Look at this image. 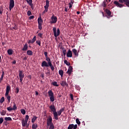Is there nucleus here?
Listing matches in <instances>:
<instances>
[{
  "instance_id": "1",
  "label": "nucleus",
  "mask_w": 129,
  "mask_h": 129,
  "mask_svg": "<svg viewBox=\"0 0 129 129\" xmlns=\"http://www.w3.org/2000/svg\"><path fill=\"white\" fill-rule=\"evenodd\" d=\"M53 119H52V117L49 116V117L47 119V126H49V129H55V126H54V124L52 122Z\"/></svg>"
},
{
  "instance_id": "2",
  "label": "nucleus",
  "mask_w": 129,
  "mask_h": 129,
  "mask_svg": "<svg viewBox=\"0 0 129 129\" xmlns=\"http://www.w3.org/2000/svg\"><path fill=\"white\" fill-rule=\"evenodd\" d=\"M41 66L42 67H50L52 71H54V70H55V68H54V66L52 64V62L48 63L47 61L44 60L41 63Z\"/></svg>"
},
{
  "instance_id": "3",
  "label": "nucleus",
  "mask_w": 129,
  "mask_h": 129,
  "mask_svg": "<svg viewBox=\"0 0 129 129\" xmlns=\"http://www.w3.org/2000/svg\"><path fill=\"white\" fill-rule=\"evenodd\" d=\"M48 94L50 99V101L51 102H54V101H55V97L54 96V93H53V91L51 90L48 91Z\"/></svg>"
},
{
  "instance_id": "4",
  "label": "nucleus",
  "mask_w": 129,
  "mask_h": 129,
  "mask_svg": "<svg viewBox=\"0 0 129 129\" xmlns=\"http://www.w3.org/2000/svg\"><path fill=\"white\" fill-rule=\"evenodd\" d=\"M65 109L64 108H61L58 111L56 112V114H54V118L55 120H58V116H60L62 114V112L64 111Z\"/></svg>"
},
{
  "instance_id": "5",
  "label": "nucleus",
  "mask_w": 129,
  "mask_h": 129,
  "mask_svg": "<svg viewBox=\"0 0 129 129\" xmlns=\"http://www.w3.org/2000/svg\"><path fill=\"white\" fill-rule=\"evenodd\" d=\"M52 31L55 38H57V37L60 35V29L59 28L57 29L56 27H53Z\"/></svg>"
},
{
  "instance_id": "6",
  "label": "nucleus",
  "mask_w": 129,
  "mask_h": 129,
  "mask_svg": "<svg viewBox=\"0 0 129 129\" xmlns=\"http://www.w3.org/2000/svg\"><path fill=\"white\" fill-rule=\"evenodd\" d=\"M49 108L51 111L53 112V116H55V114H57V111H56V108H55V105H51L49 106Z\"/></svg>"
},
{
  "instance_id": "7",
  "label": "nucleus",
  "mask_w": 129,
  "mask_h": 129,
  "mask_svg": "<svg viewBox=\"0 0 129 129\" xmlns=\"http://www.w3.org/2000/svg\"><path fill=\"white\" fill-rule=\"evenodd\" d=\"M20 83L23 84V79L24 77H25V75L23 73V71H19V74Z\"/></svg>"
},
{
  "instance_id": "8",
  "label": "nucleus",
  "mask_w": 129,
  "mask_h": 129,
  "mask_svg": "<svg viewBox=\"0 0 129 129\" xmlns=\"http://www.w3.org/2000/svg\"><path fill=\"white\" fill-rule=\"evenodd\" d=\"M51 21L50 22V24H56L57 23V17L55 16V15H53L51 17Z\"/></svg>"
},
{
  "instance_id": "9",
  "label": "nucleus",
  "mask_w": 129,
  "mask_h": 129,
  "mask_svg": "<svg viewBox=\"0 0 129 129\" xmlns=\"http://www.w3.org/2000/svg\"><path fill=\"white\" fill-rule=\"evenodd\" d=\"M14 7H15V1L10 0L9 5V10L10 11H12V9H14Z\"/></svg>"
},
{
  "instance_id": "10",
  "label": "nucleus",
  "mask_w": 129,
  "mask_h": 129,
  "mask_svg": "<svg viewBox=\"0 0 129 129\" xmlns=\"http://www.w3.org/2000/svg\"><path fill=\"white\" fill-rule=\"evenodd\" d=\"M43 23V20H42V18H38V29L39 30L42 29V25Z\"/></svg>"
},
{
  "instance_id": "11",
  "label": "nucleus",
  "mask_w": 129,
  "mask_h": 129,
  "mask_svg": "<svg viewBox=\"0 0 129 129\" xmlns=\"http://www.w3.org/2000/svg\"><path fill=\"white\" fill-rule=\"evenodd\" d=\"M114 5H115L116 6V7H119V8H122V7H123V6L120 4H119V3H118L117 1H115L114 2Z\"/></svg>"
},
{
  "instance_id": "12",
  "label": "nucleus",
  "mask_w": 129,
  "mask_h": 129,
  "mask_svg": "<svg viewBox=\"0 0 129 129\" xmlns=\"http://www.w3.org/2000/svg\"><path fill=\"white\" fill-rule=\"evenodd\" d=\"M72 70H73V67H72V66H70L69 67V69L68 70L67 73L68 74H69L70 75H71V73H72Z\"/></svg>"
},
{
  "instance_id": "13",
  "label": "nucleus",
  "mask_w": 129,
  "mask_h": 129,
  "mask_svg": "<svg viewBox=\"0 0 129 129\" xmlns=\"http://www.w3.org/2000/svg\"><path fill=\"white\" fill-rule=\"evenodd\" d=\"M60 85L63 87H64V86H68V84L66 81H61L60 82Z\"/></svg>"
},
{
  "instance_id": "14",
  "label": "nucleus",
  "mask_w": 129,
  "mask_h": 129,
  "mask_svg": "<svg viewBox=\"0 0 129 129\" xmlns=\"http://www.w3.org/2000/svg\"><path fill=\"white\" fill-rule=\"evenodd\" d=\"M67 56L68 58L72 57V51L70 49H69L68 52L67 53Z\"/></svg>"
},
{
  "instance_id": "15",
  "label": "nucleus",
  "mask_w": 129,
  "mask_h": 129,
  "mask_svg": "<svg viewBox=\"0 0 129 129\" xmlns=\"http://www.w3.org/2000/svg\"><path fill=\"white\" fill-rule=\"evenodd\" d=\"M10 90H11V86H10V85L7 86L6 92L5 94H6V95H8V94H9V93H10Z\"/></svg>"
},
{
  "instance_id": "16",
  "label": "nucleus",
  "mask_w": 129,
  "mask_h": 129,
  "mask_svg": "<svg viewBox=\"0 0 129 129\" xmlns=\"http://www.w3.org/2000/svg\"><path fill=\"white\" fill-rule=\"evenodd\" d=\"M34 42H36V36H35L32 40H29L28 44H34Z\"/></svg>"
},
{
  "instance_id": "17",
  "label": "nucleus",
  "mask_w": 129,
  "mask_h": 129,
  "mask_svg": "<svg viewBox=\"0 0 129 129\" xmlns=\"http://www.w3.org/2000/svg\"><path fill=\"white\" fill-rule=\"evenodd\" d=\"M28 123V121H26V120L25 119H22V126L25 127L26 126V125Z\"/></svg>"
},
{
  "instance_id": "18",
  "label": "nucleus",
  "mask_w": 129,
  "mask_h": 129,
  "mask_svg": "<svg viewBox=\"0 0 129 129\" xmlns=\"http://www.w3.org/2000/svg\"><path fill=\"white\" fill-rule=\"evenodd\" d=\"M5 96L8 100V103H10L11 102V96L9 95V94L7 95V94H5Z\"/></svg>"
},
{
  "instance_id": "19",
  "label": "nucleus",
  "mask_w": 129,
  "mask_h": 129,
  "mask_svg": "<svg viewBox=\"0 0 129 129\" xmlns=\"http://www.w3.org/2000/svg\"><path fill=\"white\" fill-rule=\"evenodd\" d=\"M13 107L12 108V109H13V110H17V109H18V107H17V104H16V103L15 102H13Z\"/></svg>"
},
{
  "instance_id": "20",
  "label": "nucleus",
  "mask_w": 129,
  "mask_h": 129,
  "mask_svg": "<svg viewBox=\"0 0 129 129\" xmlns=\"http://www.w3.org/2000/svg\"><path fill=\"white\" fill-rule=\"evenodd\" d=\"M28 50V44L26 43L24 47L22 48V51H27Z\"/></svg>"
},
{
  "instance_id": "21",
  "label": "nucleus",
  "mask_w": 129,
  "mask_h": 129,
  "mask_svg": "<svg viewBox=\"0 0 129 129\" xmlns=\"http://www.w3.org/2000/svg\"><path fill=\"white\" fill-rule=\"evenodd\" d=\"M73 53L75 55V56H78V52H77V50L74 48L72 50Z\"/></svg>"
},
{
  "instance_id": "22",
  "label": "nucleus",
  "mask_w": 129,
  "mask_h": 129,
  "mask_svg": "<svg viewBox=\"0 0 129 129\" xmlns=\"http://www.w3.org/2000/svg\"><path fill=\"white\" fill-rule=\"evenodd\" d=\"M44 9H49V0L46 1V4L44 6Z\"/></svg>"
},
{
  "instance_id": "23",
  "label": "nucleus",
  "mask_w": 129,
  "mask_h": 129,
  "mask_svg": "<svg viewBox=\"0 0 129 129\" xmlns=\"http://www.w3.org/2000/svg\"><path fill=\"white\" fill-rule=\"evenodd\" d=\"M46 58V61L47 62V64H49L50 63H51L52 61H51V58L48 56H47Z\"/></svg>"
},
{
  "instance_id": "24",
  "label": "nucleus",
  "mask_w": 129,
  "mask_h": 129,
  "mask_svg": "<svg viewBox=\"0 0 129 129\" xmlns=\"http://www.w3.org/2000/svg\"><path fill=\"white\" fill-rule=\"evenodd\" d=\"M37 118H38V117L34 116L31 119V122H32V123H34V122H35V121H36V120H37Z\"/></svg>"
},
{
  "instance_id": "25",
  "label": "nucleus",
  "mask_w": 129,
  "mask_h": 129,
  "mask_svg": "<svg viewBox=\"0 0 129 129\" xmlns=\"http://www.w3.org/2000/svg\"><path fill=\"white\" fill-rule=\"evenodd\" d=\"M106 13L108 17L111 15V12H110L108 9H106Z\"/></svg>"
},
{
  "instance_id": "26",
  "label": "nucleus",
  "mask_w": 129,
  "mask_h": 129,
  "mask_svg": "<svg viewBox=\"0 0 129 129\" xmlns=\"http://www.w3.org/2000/svg\"><path fill=\"white\" fill-rule=\"evenodd\" d=\"M58 73L59 75H60L61 77H63V75L64 74V72H63V70H60L58 71Z\"/></svg>"
},
{
  "instance_id": "27",
  "label": "nucleus",
  "mask_w": 129,
  "mask_h": 129,
  "mask_svg": "<svg viewBox=\"0 0 129 129\" xmlns=\"http://www.w3.org/2000/svg\"><path fill=\"white\" fill-rule=\"evenodd\" d=\"M9 55H13V53H14V51H13V49H9L7 51Z\"/></svg>"
},
{
  "instance_id": "28",
  "label": "nucleus",
  "mask_w": 129,
  "mask_h": 129,
  "mask_svg": "<svg viewBox=\"0 0 129 129\" xmlns=\"http://www.w3.org/2000/svg\"><path fill=\"white\" fill-rule=\"evenodd\" d=\"M38 128V124L37 123H33L32 124V128L33 129H37Z\"/></svg>"
},
{
  "instance_id": "29",
  "label": "nucleus",
  "mask_w": 129,
  "mask_h": 129,
  "mask_svg": "<svg viewBox=\"0 0 129 129\" xmlns=\"http://www.w3.org/2000/svg\"><path fill=\"white\" fill-rule=\"evenodd\" d=\"M26 2L29 6H32V5H33V0H26Z\"/></svg>"
},
{
  "instance_id": "30",
  "label": "nucleus",
  "mask_w": 129,
  "mask_h": 129,
  "mask_svg": "<svg viewBox=\"0 0 129 129\" xmlns=\"http://www.w3.org/2000/svg\"><path fill=\"white\" fill-rule=\"evenodd\" d=\"M27 54L29 55V56H32V55H33V51H32V50H27Z\"/></svg>"
},
{
  "instance_id": "31",
  "label": "nucleus",
  "mask_w": 129,
  "mask_h": 129,
  "mask_svg": "<svg viewBox=\"0 0 129 129\" xmlns=\"http://www.w3.org/2000/svg\"><path fill=\"white\" fill-rule=\"evenodd\" d=\"M5 120H6V121H12V118L11 117H6L5 118Z\"/></svg>"
},
{
  "instance_id": "32",
  "label": "nucleus",
  "mask_w": 129,
  "mask_h": 129,
  "mask_svg": "<svg viewBox=\"0 0 129 129\" xmlns=\"http://www.w3.org/2000/svg\"><path fill=\"white\" fill-rule=\"evenodd\" d=\"M7 113V111L3 110L2 111H1V115H6V114Z\"/></svg>"
},
{
  "instance_id": "33",
  "label": "nucleus",
  "mask_w": 129,
  "mask_h": 129,
  "mask_svg": "<svg viewBox=\"0 0 129 129\" xmlns=\"http://www.w3.org/2000/svg\"><path fill=\"white\" fill-rule=\"evenodd\" d=\"M74 127V124H70L68 127V129H73Z\"/></svg>"
},
{
  "instance_id": "34",
  "label": "nucleus",
  "mask_w": 129,
  "mask_h": 129,
  "mask_svg": "<svg viewBox=\"0 0 129 129\" xmlns=\"http://www.w3.org/2000/svg\"><path fill=\"white\" fill-rule=\"evenodd\" d=\"M64 64H67V66H70L71 64L67 60H64Z\"/></svg>"
},
{
  "instance_id": "35",
  "label": "nucleus",
  "mask_w": 129,
  "mask_h": 129,
  "mask_svg": "<svg viewBox=\"0 0 129 129\" xmlns=\"http://www.w3.org/2000/svg\"><path fill=\"white\" fill-rule=\"evenodd\" d=\"M52 84L53 85V86H56V87L59 86V85L57 84V82H52Z\"/></svg>"
},
{
  "instance_id": "36",
  "label": "nucleus",
  "mask_w": 129,
  "mask_h": 129,
  "mask_svg": "<svg viewBox=\"0 0 129 129\" xmlns=\"http://www.w3.org/2000/svg\"><path fill=\"white\" fill-rule=\"evenodd\" d=\"M4 101H5V97H3L0 99V103H4Z\"/></svg>"
},
{
  "instance_id": "37",
  "label": "nucleus",
  "mask_w": 129,
  "mask_h": 129,
  "mask_svg": "<svg viewBox=\"0 0 129 129\" xmlns=\"http://www.w3.org/2000/svg\"><path fill=\"white\" fill-rule=\"evenodd\" d=\"M21 112L22 114H26V110L24 109H21Z\"/></svg>"
},
{
  "instance_id": "38",
  "label": "nucleus",
  "mask_w": 129,
  "mask_h": 129,
  "mask_svg": "<svg viewBox=\"0 0 129 129\" xmlns=\"http://www.w3.org/2000/svg\"><path fill=\"white\" fill-rule=\"evenodd\" d=\"M106 2H107V0L104 1L103 2V6L104 8H106Z\"/></svg>"
},
{
  "instance_id": "39",
  "label": "nucleus",
  "mask_w": 129,
  "mask_h": 129,
  "mask_svg": "<svg viewBox=\"0 0 129 129\" xmlns=\"http://www.w3.org/2000/svg\"><path fill=\"white\" fill-rule=\"evenodd\" d=\"M76 123H77V124H78V125H79V124H81V122H80V121L79 120V119H76Z\"/></svg>"
},
{
  "instance_id": "40",
  "label": "nucleus",
  "mask_w": 129,
  "mask_h": 129,
  "mask_svg": "<svg viewBox=\"0 0 129 129\" xmlns=\"http://www.w3.org/2000/svg\"><path fill=\"white\" fill-rule=\"evenodd\" d=\"M62 53L63 54V56H66V49L65 48H63L62 50Z\"/></svg>"
},
{
  "instance_id": "41",
  "label": "nucleus",
  "mask_w": 129,
  "mask_h": 129,
  "mask_svg": "<svg viewBox=\"0 0 129 129\" xmlns=\"http://www.w3.org/2000/svg\"><path fill=\"white\" fill-rule=\"evenodd\" d=\"M7 110H8V111H12V110H14L13 109V108L10 106L7 108Z\"/></svg>"
},
{
  "instance_id": "42",
  "label": "nucleus",
  "mask_w": 129,
  "mask_h": 129,
  "mask_svg": "<svg viewBox=\"0 0 129 129\" xmlns=\"http://www.w3.org/2000/svg\"><path fill=\"white\" fill-rule=\"evenodd\" d=\"M36 44H37V45H39V46L41 47V41L40 40L36 41Z\"/></svg>"
},
{
  "instance_id": "43",
  "label": "nucleus",
  "mask_w": 129,
  "mask_h": 129,
  "mask_svg": "<svg viewBox=\"0 0 129 129\" xmlns=\"http://www.w3.org/2000/svg\"><path fill=\"white\" fill-rule=\"evenodd\" d=\"M4 122V118L3 117H1L0 118V124H2Z\"/></svg>"
},
{
  "instance_id": "44",
  "label": "nucleus",
  "mask_w": 129,
  "mask_h": 129,
  "mask_svg": "<svg viewBox=\"0 0 129 129\" xmlns=\"http://www.w3.org/2000/svg\"><path fill=\"white\" fill-rule=\"evenodd\" d=\"M19 87H16L15 93H17V94H18V93H19Z\"/></svg>"
},
{
  "instance_id": "45",
  "label": "nucleus",
  "mask_w": 129,
  "mask_h": 129,
  "mask_svg": "<svg viewBox=\"0 0 129 129\" xmlns=\"http://www.w3.org/2000/svg\"><path fill=\"white\" fill-rule=\"evenodd\" d=\"M28 120H29V116L28 115H26V117H25V120H26L27 122V121H28Z\"/></svg>"
},
{
  "instance_id": "46",
  "label": "nucleus",
  "mask_w": 129,
  "mask_h": 129,
  "mask_svg": "<svg viewBox=\"0 0 129 129\" xmlns=\"http://www.w3.org/2000/svg\"><path fill=\"white\" fill-rule=\"evenodd\" d=\"M27 15L28 16H31L32 15V12H31V11H28L27 12Z\"/></svg>"
},
{
  "instance_id": "47",
  "label": "nucleus",
  "mask_w": 129,
  "mask_h": 129,
  "mask_svg": "<svg viewBox=\"0 0 129 129\" xmlns=\"http://www.w3.org/2000/svg\"><path fill=\"white\" fill-rule=\"evenodd\" d=\"M13 29H14V30H18V27L17 26L16 24H15L14 27L13 28Z\"/></svg>"
},
{
  "instance_id": "48",
  "label": "nucleus",
  "mask_w": 129,
  "mask_h": 129,
  "mask_svg": "<svg viewBox=\"0 0 129 129\" xmlns=\"http://www.w3.org/2000/svg\"><path fill=\"white\" fill-rule=\"evenodd\" d=\"M45 10L43 11V14H46V13H47V12H48V8H44Z\"/></svg>"
},
{
  "instance_id": "49",
  "label": "nucleus",
  "mask_w": 129,
  "mask_h": 129,
  "mask_svg": "<svg viewBox=\"0 0 129 129\" xmlns=\"http://www.w3.org/2000/svg\"><path fill=\"white\" fill-rule=\"evenodd\" d=\"M38 36L40 38H43V34L42 33H38Z\"/></svg>"
},
{
  "instance_id": "50",
  "label": "nucleus",
  "mask_w": 129,
  "mask_h": 129,
  "mask_svg": "<svg viewBox=\"0 0 129 129\" xmlns=\"http://www.w3.org/2000/svg\"><path fill=\"white\" fill-rule=\"evenodd\" d=\"M44 55H45V58H46V57H48V52H47V51H45V52H44Z\"/></svg>"
},
{
  "instance_id": "51",
  "label": "nucleus",
  "mask_w": 129,
  "mask_h": 129,
  "mask_svg": "<svg viewBox=\"0 0 129 129\" xmlns=\"http://www.w3.org/2000/svg\"><path fill=\"white\" fill-rule=\"evenodd\" d=\"M40 77H41V78H43V79H44V77H45V74L44 73L41 74Z\"/></svg>"
},
{
  "instance_id": "52",
  "label": "nucleus",
  "mask_w": 129,
  "mask_h": 129,
  "mask_svg": "<svg viewBox=\"0 0 129 129\" xmlns=\"http://www.w3.org/2000/svg\"><path fill=\"white\" fill-rule=\"evenodd\" d=\"M125 3V5L127 7H129V0H128Z\"/></svg>"
},
{
  "instance_id": "53",
  "label": "nucleus",
  "mask_w": 129,
  "mask_h": 129,
  "mask_svg": "<svg viewBox=\"0 0 129 129\" xmlns=\"http://www.w3.org/2000/svg\"><path fill=\"white\" fill-rule=\"evenodd\" d=\"M34 16H31L29 17V20H32V19H34Z\"/></svg>"
},
{
  "instance_id": "54",
  "label": "nucleus",
  "mask_w": 129,
  "mask_h": 129,
  "mask_svg": "<svg viewBox=\"0 0 129 129\" xmlns=\"http://www.w3.org/2000/svg\"><path fill=\"white\" fill-rule=\"evenodd\" d=\"M71 99L72 100H73V95L72 94H70Z\"/></svg>"
},
{
  "instance_id": "55",
  "label": "nucleus",
  "mask_w": 129,
  "mask_h": 129,
  "mask_svg": "<svg viewBox=\"0 0 129 129\" xmlns=\"http://www.w3.org/2000/svg\"><path fill=\"white\" fill-rule=\"evenodd\" d=\"M69 5L70 9H71V8H72V6H73L72 4L71 3H69Z\"/></svg>"
},
{
  "instance_id": "56",
  "label": "nucleus",
  "mask_w": 129,
  "mask_h": 129,
  "mask_svg": "<svg viewBox=\"0 0 129 129\" xmlns=\"http://www.w3.org/2000/svg\"><path fill=\"white\" fill-rule=\"evenodd\" d=\"M29 6H30V7H31V8L32 10H34V6L33 4L31 5H29Z\"/></svg>"
},
{
  "instance_id": "57",
  "label": "nucleus",
  "mask_w": 129,
  "mask_h": 129,
  "mask_svg": "<svg viewBox=\"0 0 129 129\" xmlns=\"http://www.w3.org/2000/svg\"><path fill=\"white\" fill-rule=\"evenodd\" d=\"M70 4L73 5V4H74V0H71V3H70Z\"/></svg>"
},
{
  "instance_id": "58",
  "label": "nucleus",
  "mask_w": 129,
  "mask_h": 129,
  "mask_svg": "<svg viewBox=\"0 0 129 129\" xmlns=\"http://www.w3.org/2000/svg\"><path fill=\"white\" fill-rule=\"evenodd\" d=\"M119 3H120L121 4H123V0H119Z\"/></svg>"
},
{
  "instance_id": "59",
  "label": "nucleus",
  "mask_w": 129,
  "mask_h": 129,
  "mask_svg": "<svg viewBox=\"0 0 129 129\" xmlns=\"http://www.w3.org/2000/svg\"><path fill=\"white\" fill-rule=\"evenodd\" d=\"M74 128H77V124L74 125Z\"/></svg>"
},
{
  "instance_id": "60",
  "label": "nucleus",
  "mask_w": 129,
  "mask_h": 129,
  "mask_svg": "<svg viewBox=\"0 0 129 129\" xmlns=\"http://www.w3.org/2000/svg\"><path fill=\"white\" fill-rule=\"evenodd\" d=\"M35 95H39V92L38 91L35 92Z\"/></svg>"
},
{
  "instance_id": "61",
  "label": "nucleus",
  "mask_w": 129,
  "mask_h": 129,
  "mask_svg": "<svg viewBox=\"0 0 129 129\" xmlns=\"http://www.w3.org/2000/svg\"><path fill=\"white\" fill-rule=\"evenodd\" d=\"M27 59H28V57H27V56H25L24 57L23 60H27Z\"/></svg>"
},
{
  "instance_id": "62",
  "label": "nucleus",
  "mask_w": 129,
  "mask_h": 129,
  "mask_svg": "<svg viewBox=\"0 0 129 129\" xmlns=\"http://www.w3.org/2000/svg\"><path fill=\"white\" fill-rule=\"evenodd\" d=\"M16 63H17V61L16 60H14L13 61V64H16Z\"/></svg>"
},
{
  "instance_id": "63",
  "label": "nucleus",
  "mask_w": 129,
  "mask_h": 129,
  "mask_svg": "<svg viewBox=\"0 0 129 129\" xmlns=\"http://www.w3.org/2000/svg\"><path fill=\"white\" fill-rule=\"evenodd\" d=\"M2 75L5 76V72H2Z\"/></svg>"
},
{
  "instance_id": "64",
  "label": "nucleus",
  "mask_w": 129,
  "mask_h": 129,
  "mask_svg": "<svg viewBox=\"0 0 129 129\" xmlns=\"http://www.w3.org/2000/svg\"><path fill=\"white\" fill-rule=\"evenodd\" d=\"M64 11H65L66 12H68V11L67 8H65Z\"/></svg>"
}]
</instances>
